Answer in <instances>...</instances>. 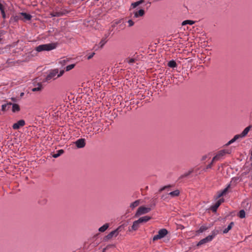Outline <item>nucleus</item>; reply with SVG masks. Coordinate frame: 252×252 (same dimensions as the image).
I'll return each mask as SVG.
<instances>
[{
    "label": "nucleus",
    "instance_id": "nucleus-48",
    "mask_svg": "<svg viewBox=\"0 0 252 252\" xmlns=\"http://www.w3.org/2000/svg\"><path fill=\"white\" fill-rule=\"evenodd\" d=\"M117 25L115 24V22L113 21V23H112V28H114Z\"/></svg>",
    "mask_w": 252,
    "mask_h": 252
},
{
    "label": "nucleus",
    "instance_id": "nucleus-13",
    "mask_svg": "<svg viewBox=\"0 0 252 252\" xmlns=\"http://www.w3.org/2000/svg\"><path fill=\"white\" fill-rule=\"evenodd\" d=\"M110 34V32H109L107 34H105V36L102 38L100 42H99L97 47L99 48H102L104 44L107 42V38L109 36Z\"/></svg>",
    "mask_w": 252,
    "mask_h": 252
},
{
    "label": "nucleus",
    "instance_id": "nucleus-44",
    "mask_svg": "<svg viewBox=\"0 0 252 252\" xmlns=\"http://www.w3.org/2000/svg\"><path fill=\"white\" fill-rule=\"evenodd\" d=\"M238 179H239L238 178H235L232 179L231 183H232L233 182H237Z\"/></svg>",
    "mask_w": 252,
    "mask_h": 252
},
{
    "label": "nucleus",
    "instance_id": "nucleus-36",
    "mask_svg": "<svg viewBox=\"0 0 252 252\" xmlns=\"http://www.w3.org/2000/svg\"><path fill=\"white\" fill-rule=\"evenodd\" d=\"M114 236L112 235V234L111 233V232H110L108 235H107L105 236V240H109V239H111Z\"/></svg>",
    "mask_w": 252,
    "mask_h": 252
},
{
    "label": "nucleus",
    "instance_id": "nucleus-4",
    "mask_svg": "<svg viewBox=\"0 0 252 252\" xmlns=\"http://www.w3.org/2000/svg\"><path fill=\"white\" fill-rule=\"evenodd\" d=\"M140 56L137 53H135L126 58L124 60V63H133L134 62H137L140 61Z\"/></svg>",
    "mask_w": 252,
    "mask_h": 252
},
{
    "label": "nucleus",
    "instance_id": "nucleus-20",
    "mask_svg": "<svg viewBox=\"0 0 252 252\" xmlns=\"http://www.w3.org/2000/svg\"><path fill=\"white\" fill-rule=\"evenodd\" d=\"M109 226V223H106L104 224V225H103L102 226H101L100 228H99L98 231L100 232H103L105 231L108 229Z\"/></svg>",
    "mask_w": 252,
    "mask_h": 252
},
{
    "label": "nucleus",
    "instance_id": "nucleus-6",
    "mask_svg": "<svg viewBox=\"0 0 252 252\" xmlns=\"http://www.w3.org/2000/svg\"><path fill=\"white\" fill-rule=\"evenodd\" d=\"M150 211L151 208L150 207L141 206L138 209L135 215L136 216H139L145 214H147L149 213Z\"/></svg>",
    "mask_w": 252,
    "mask_h": 252
},
{
    "label": "nucleus",
    "instance_id": "nucleus-27",
    "mask_svg": "<svg viewBox=\"0 0 252 252\" xmlns=\"http://www.w3.org/2000/svg\"><path fill=\"white\" fill-rule=\"evenodd\" d=\"M144 2V0H140L139 1H137L136 2H133L131 3V6L132 8H135L137 6L139 5L140 4H142Z\"/></svg>",
    "mask_w": 252,
    "mask_h": 252
},
{
    "label": "nucleus",
    "instance_id": "nucleus-55",
    "mask_svg": "<svg viewBox=\"0 0 252 252\" xmlns=\"http://www.w3.org/2000/svg\"><path fill=\"white\" fill-rule=\"evenodd\" d=\"M251 179L252 180V175L251 176Z\"/></svg>",
    "mask_w": 252,
    "mask_h": 252
},
{
    "label": "nucleus",
    "instance_id": "nucleus-12",
    "mask_svg": "<svg viewBox=\"0 0 252 252\" xmlns=\"http://www.w3.org/2000/svg\"><path fill=\"white\" fill-rule=\"evenodd\" d=\"M252 126L251 125L246 127L240 134H238L240 137L241 138H242L245 137L247 135L250 129L252 128Z\"/></svg>",
    "mask_w": 252,
    "mask_h": 252
},
{
    "label": "nucleus",
    "instance_id": "nucleus-11",
    "mask_svg": "<svg viewBox=\"0 0 252 252\" xmlns=\"http://www.w3.org/2000/svg\"><path fill=\"white\" fill-rule=\"evenodd\" d=\"M223 199H220L214 205L212 206L211 207V209L214 212L217 211L218 208L220 206V205L223 202Z\"/></svg>",
    "mask_w": 252,
    "mask_h": 252
},
{
    "label": "nucleus",
    "instance_id": "nucleus-25",
    "mask_svg": "<svg viewBox=\"0 0 252 252\" xmlns=\"http://www.w3.org/2000/svg\"><path fill=\"white\" fill-rule=\"evenodd\" d=\"M20 15H22L23 16V18L26 20H30L32 18V16L30 14H27L26 13L22 12L20 13Z\"/></svg>",
    "mask_w": 252,
    "mask_h": 252
},
{
    "label": "nucleus",
    "instance_id": "nucleus-38",
    "mask_svg": "<svg viewBox=\"0 0 252 252\" xmlns=\"http://www.w3.org/2000/svg\"><path fill=\"white\" fill-rule=\"evenodd\" d=\"M127 23L128 24L129 27H131V26H133L134 24V22L132 20H128Z\"/></svg>",
    "mask_w": 252,
    "mask_h": 252
},
{
    "label": "nucleus",
    "instance_id": "nucleus-14",
    "mask_svg": "<svg viewBox=\"0 0 252 252\" xmlns=\"http://www.w3.org/2000/svg\"><path fill=\"white\" fill-rule=\"evenodd\" d=\"M67 62H75L74 59L68 57H63V58L60 59L58 63H66Z\"/></svg>",
    "mask_w": 252,
    "mask_h": 252
},
{
    "label": "nucleus",
    "instance_id": "nucleus-54",
    "mask_svg": "<svg viewBox=\"0 0 252 252\" xmlns=\"http://www.w3.org/2000/svg\"><path fill=\"white\" fill-rule=\"evenodd\" d=\"M24 94V93H21V96L23 95Z\"/></svg>",
    "mask_w": 252,
    "mask_h": 252
},
{
    "label": "nucleus",
    "instance_id": "nucleus-1",
    "mask_svg": "<svg viewBox=\"0 0 252 252\" xmlns=\"http://www.w3.org/2000/svg\"><path fill=\"white\" fill-rule=\"evenodd\" d=\"M64 72V69H54L49 71L46 77L43 79V82H49L61 77Z\"/></svg>",
    "mask_w": 252,
    "mask_h": 252
},
{
    "label": "nucleus",
    "instance_id": "nucleus-37",
    "mask_svg": "<svg viewBox=\"0 0 252 252\" xmlns=\"http://www.w3.org/2000/svg\"><path fill=\"white\" fill-rule=\"evenodd\" d=\"M7 104H3L1 105V110L2 111H5L7 110Z\"/></svg>",
    "mask_w": 252,
    "mask_h": 252
},
{
    "label": "nucleus",
    "instance_id": "nucleus-16",
    "mask_svg": "<svg viewBox=\"0 0 252 252\" xmlns=\"http://www.w3.org/2000/svg\"><path fill=\"white\" fill-rule=\"evenodd\" d=\"M230 187V184H228L227 186L223 189L219 193L218 197H220L221 196L226 194L228 191Z\"/></svg>",
    "mask_w": 252,
    "mask_h": 252
},
{
    "label": "nucleus",
    "instance_id": "nucleus-42",
    "mask_svg": "<svg viewBox=\"0 0 252 252\" xmlns=\"http://www.w3.org/2000/svg\"><path fill=\"white\" fill-rule=\"evenodd\" d=\"M94 53H92L90 55L87 56V59L89 60V59H91L94 56Z\"/></svg>",
    "mask_w": 252,
    "mask_h": 252
},
{
    "label": "nucleus",
    "instance_id": "nucleus-18",
    "mask_svg": "<svg viewBox=\"0 0 252 252\" xmlns=\"http://www.w3.org/2000/svg\"><path fill=\"white\" fill-rule=\"evenodd\" d=\"M190 67L191 71H196L197 69H200L203 68V65H197V64H194L193 65H192V64H191Z\"/></svg>",
    "mask_w": 252,
    "mask_h": 252
},
{
    "label": "nucleus",
    "instance_id": "nucleus-51",
    "mask_svg": "<svg viewBox=\"0 0 252 252\" xmlns=\"http://www.w3.org/2000/svg\"><path fill=\"white\" fill-rule=\"evenodd\" d=\"M206 156H204V157H203V158H202V159H203V160H204V159H206Z\"/></svg>",
    "mask_w": 252,
    "mask_h": 252
},
{
    "label": "nucleus",
    "instance_id": "nucleus-53",
    "mask_svg": "<svg viewBox=\"0 0 252 252\" xmlns=\"http://www.w3.org/2000/svg\"><path fill=\"white\" fill-rule=\"evenodd\" d=\"M11 99L13 100V101H15V98H11Z\"/></svg>",
    "mask_w": 252,
    "mask_h": 252
},
{
    "label": "nucleus",
    "instance_id": "nucleus-32",
    "mask_svg": "<svg viewBox=\"0 0 252 252\" xmlns=\"http://www.w3.org/2000/svg\"><path fill=\"white\" fill-rule=\"evenodd\" d=\"M194 23L193 21L191 20H186L183 22L182 25H185L186 24L192 25Z\"/></svg>",
    "mask_w": 252,
    "mask_h": 252
},
{
    "label": "nucleus",
    "instance_id": "nucleus-3",
    "mask_svg": "<svg viewBox=\"0 0 252 252\" xmlns=\"http://www.w3.org/2000/svg\"><path fill=\"white\" fill-rule=\"evenodd\" d=\"M218 234V231L214 230L212 232L211 234L208 235L206 238L201 240L197 244V246L202 245L211 242L214 238Z\"/></svg>",
    "mask_w": 252,
    "mask_h": 252
},
{
    "label": "nucleus",
    "instance_id": "nucleus-47",
    "mask_svg": "<svg viewBox=\"0 0 252 252\" xmlns=\"http://www.w3.org/2000/svg\"><path fill=\"white\" fill-rule=\"evenodd\" d=\"M168 63H176V62L173 60H170L169 61Z\"/></svg>",
    "mask_w": 252,
    "mask_h": 252
},
{
    "label": "nucleus",
    "instance_id": "nucleus-15",
    "mask_svg": "<svg viewBox=\"0 0 252 252\" xmlns=\"http://www.w3.org/2000/svg\"><path fill=\"white\" fill-rule=\"evenodd\" d=\"M123 228V225H120L117 229L111 231V232L114 237H117L119 233L122 231Z\"/></svg>",
    "mask_w": 252,
    "mask_h": 252
},
{
    "label": "nucleus",
    "instance_id": "nucleus-29",
    "mask_svg": "<svg viewBox=\"0 0 252 252\" xmlns=\"http://www.w3.org/2000/svg\"><path fill=\"white\" fill-rule=\"evenodd\" d=\"M20 111V107L16 103H13L12 106V112H16Z\"/></svg>",
    "mask_w": 252,
    "mask_h": 252
},
{
    "label": "nucleus",
    "instance_id": "nucleus-10",
    "mask_svg": "<svg viewBox=\"0 0 252 252\" xmlns=\"http://www.w3.org/2000/svg\"><path fill=\"white\" fill-rule=\"evenodd\" d=\"M75 144L78 148H82L85 146V141L84 139H79L75 141Z\"/></svg>",
    "mask_w": 252,
    "mask_h": 252
},
{
    "label": "nucleus",
    "instance_id": "nucleus-49",
    "mask_svg": "<svg viewBox=\"0 0 252 252\" xmlns=\"http://www.w3.org/2000/svg\"><path fill=\"white\" fill-rule=\"evenodd\" d=\"M6 104H7V106H10V105H12L13 106V104L11 102H8V103H5Z\"/></svg>",
    "mask_w": 252,
    "mask_h": 252
},
{
    "label": "nucleus",
    "instance_id": "nucleus-52",
    "mask_svg": "<svg viewBox=\"0 0 252 252\" xmlns=\"http://www.w3.org/2000/svg\"><path fill=\"white\" fill-rule=\"evenodd\" d=\"M216 160H212L211 162L210 163H212V165L213 164V162L215 161Z\"/></svg>",
    "mask_w": 252,
    "mask_h": 252
},
{
    "label": "nucleus",
    "instance_id": "nucleus-24",
    "mask_svg": "<svg viewBox=\"0 0 252 252\" xmlns=\"http://www.w3.org/2000/svg\"><path fill=\"white\" fill-rule=\"evenodd\" d=\"M63 12L58 11H54L50 14L52 17H60L63 16Z\"/></svg>",
    "mask_w": 252,
    "mask_h": 252
},
{
    "label": "nucleus",
    "instance_id": "nucleus-40",
    "mask_svg": "<svg viewBox=\"0 0 252 252\" xmlns=\"http://www.w3.org/2000/svg\"><path fill=\"white\" fill-rule=\"evenodd\" d=\"M177 64H168L169 67L174 69L177 67Z\"/></svg>",
    "mask_w": 252,
    "mask_h": 252
},
{
    "label": "nucleus",
    "instance_id": "nucleus-46",
    "mask_svg": "<svg viewBox=\"0 0 252 252\" xmlns=\"http://www.w3.org/2000/svg\"><path fill=\"white\" fill-rule=\"evenodd\" d=\"M212 163H210L207 166H206V169H209V168H211L212 167Z\"/></svg>",
    "mask_w": 252,
    "mask_h": 252
},
{
    "label": "nucleus",
    "instance_id": "nucleus-8",
    "mask_svg": "<svg viewBox=\"0 0 252 252\" xmlns=\"http://www.w3.org/2000/svg\"><path fill=\"white\" fill-rule=\"evenodd\" d=\"M34 87L32 89V92L41 91L43 89V86L41 83H37L34 81L33 83Z\"/></svg>",
    "mask_w": 252,
    "mask_h": 252
},
{
    "label": "nucleus",
    "instance_id": "nucleus-5",
    "mask_svg": "<svg viewBox=\"0 0 252 252\" xmlns=\"http://www.w3.org/2000/svg\"><path fill=\"white\" fill-rule=\"evenodd\" d=\"M168 233L167 230L163 228L161 229H160L158 231V234L155 235L153 238V240L154 241H156L159 239H160L163 237H164Z\"/></svg>",
    "mask_w": 252,
    "mask_h": 252
},
{
    "label": "nucleus",
    "instance_id": "nucleus-26",
    "mask_svg": "<svg viewBox=\"0 0 252 252\" xmlns=\"http://www.w3.org/2000/svg\"><path fill=\"white\" fill-rule=\"evenodd\" d=\"M139 203H140V200H137L130 204V207L131 209H133L135 207H137L139 205Z\"/></svg>",
    "mask_w": 252,
    "mask_h": 252
},
{
    "label": "nucleus",
    "instance_id": "nucleus-17",
    "mask_svg": "<svg viewBox=\"0 0 252 252\" xmlns=\"http://www.w3.org/2000/svg\"><path fill=\"white\" fill-rule=\"evenodd\" d=\"M145 14V11L143 9H140L138 11L134 12V17L138 18L143 16Z\"/></svg>",
    "mask_w": 252,
    "mask_h": 252
},
{
    "label": "nucleus",
    "instance_id": "nucleus-45",
    "mask_svg": "<svg viewBox=\"0 0 252 252\" xmlns=\"http://www.w3.org/2000/svg\"><path fill=\"white\" fill-rule=\"evenodd\" d=\"M2 16L3 18H5V14L4 12V9L2 10V12H1Z\"/></svg>",
    "mask_w": 252,
    "mask_h": 252
},
{
    "label": "nucleus",
    "instance_id": "nucleus-22",
    "mask_svg": "<svg viewBox=\"0 0 252 252\" xmlns=\"http://www.w3.org/2000/svg\"><path fill=\"white\" fill-rule=\"evenodd\" d=\"M234 223L233 222H230L229 224L227 226V227L223 230V233H227L232 228V227L234 225Z\"/></svg>",
    "mask_w": 252,
    "mask_h": 252
},
{
    "label": "nucleus",
    "instance_id": "nucleus-43",
    "mask_svg": "<svg viewBox=\"0 0 252 252\" xmlns=\"http://www.w3.org/2000/svg\"><path fill=\"white\" fill-rule=\"evenodd\" d=\"M3 5L0 2V12H2V10H4Z\"/></svg>",
    "mask_w": 252,
    "mask_h": 252
},
{
    "label": "nucleus",
    "instance_id": "nucleus-21",
    "mask_svg": "<svg viewBox=\"0 0 252 252\" xmlns=\"http://www.w3.org/2000/svg\"><path fill=\"white\" fill-rule=\"evenodd\" d=\"M180 194V191L178 189H176L174 191H171L168 193L171 197H175L178 196Z\"/></svg>",
    "mask_w": 252,
    "mask_h": 252
},
{
    "label": "nucleus",
    "instance_id": "nucleus-23",
    "mask_svg": "<svg viewBox=\"0 0 252 252\" xmlns=\"http://www.w3.org/2000/svg\"><path fill=\"white\" fill-rule=\"evenodd\" d=\"M140 223L139 221L137 220L134 221L133 225L131 226V230H136L139 227V224Z\"/></svg>",
    "mask_w": 252,
    "mask_h": 252
},
{
    "label": "nucleus",
    "instance_id": "nucleus-2",
    "mask_svg": "<svg viewBox=\"0 0 252 252\" xmlns=\"http://www.w3.org/2000/svg\"><path fill=\"white\" fill-rule=\"evenodd\" d=\"M56 44L54 43L45 44L40 45L36 47V51L37 52H42L44 51H50L55 49Z\"/></svg>",
    "mask_w": 252,
    "mask_h": 252
},
{
    "label": "nucleus",
    "instance_id": "nucleus-50",
    "mask_svg": "<svg viewBox=\"0 0 252 252\" xmlns=\"http://www.w3.org/2000/svg\"><path fill=\"white\" fill-rule=\"evenodd\" d=\"M166 188H167V187H166V186H165V187H163V188H162L160 189V191H162V190H164Z\"/></svg>",
    "mask_w": 252,
    "mask_h": 252
},
{
    "label": "nucleus",
    "instance_id": "nucleus-31",
    "mask_svg": "<svg viewBox=\"0 0 252 252\" xmlns=\"http://www.w3.org/2000/svg\"><path fill=\"white\" fill-rule=\"evenodd\" d=\"M238 216L240 218L243 219L245 217V212L244 210H241L239 211Z\"/></svg>",
    "mask_w": 252,
    "mask_h": 252
},
{
    "label": "nucleus",
    "instance_id": "nucleus-35",
    "mask_svg": "<svg viewBox=\"0 0 252 252\" xmlns=\"http://www.w3.org/2000/svg\"><path fill=\"white\" fill-rule=\"evenodd\" d=\"M208 229V227L207 226H202L200 227L199 229V231L200 232H203V231H205L206 230H207Z\"/></svg>",
    "mask_w": 252,
    "mask_h": 252
},
{
    "label": "nucleus",
    "instance_id": "nucleus-28",
    "mask_svg": "<svg viewBox=\"0 0 252 252\" xmlns=\"http://www.w3.org/2000/svg\"><path fill=\"white\" fill-rule=\"evenodd\" d=\"M239 138H241L240 137V136H239V135L238 134L235 135L234 136V137L227 143V145H230V144L233 143V142L236 141Z\"/></svg>",
    "mask_w": 252,
    "mask_h": 252
},
{
    "label": "nucleus",
    "instance_id": "nucleus-9",
    "mask_svg": "<svg viewBox=\"0 0 252 252\" xmlns=\"http://www.w3.org/2000/svg\"><path fill=\"white\" fill-rule=\"evenodd\" d=\"M25 125V122L23 120L18 121L17 123L14 124L12 126L13 129H18L21 127H22Z\"/></svg>",
    "mask_w": 252,
    "mask_h": 252
},
{
    "label": "nucleus",
    "instance_id": "nucleus-7",
    "mask_svg": "<svg viewBox=\"0 0 252 252\" xmlns=\"http://www.w3.org/2000/svg\"><path fill=\"white\" fill-rule=\"evenodd\" d=\"M229 153V152L228 150H221L213 158V160H219L226 154Z\"/></svg>",
    "mask_w": 252,
    "mask_h": 252
},
{
    "label": "nucleus",
    "instance_id": "nucleus-33",
    "mask_svg": "<svg viewBox=\"0 0 252 252\" xmlns=\"http://www.w3.org/2000/svg\"><path fill=\"white\" fill-rule=\"evenodd\" d=\"M75 64H70L65 67V71H68L73 69Z\"/></svg>",
    "mask_w": 252,
    "mask_h": 252
},
{
    "label": "nucleus",
    "instance_id": "nucleus-19",
    "mask_svg": "<svg viewBox=\"0 0 252 252\" xmlns=\"http://www.w3.org/2000/svg\"><path fill=\"white\" fill-rule=\"evenodd\" d=\"M151 219V217L149 216H144L140 218L138 220L139 221L140 223L141 222H145L148 221Z\"/></svg>",
    "mask_w": 252,
    "mask_h": 252
},
{
    "label": "nucleus",
    "instance_id": "nucleus-41",
    "mask_svg": "<svg viewBox=\"0 0 252 252\" xmlns=\"http://www.w3.org/2000/svg\"><path fill=\"white\" fill-rule=\"evenodd\" d=\"M4 32L3 31H0V42L2 39V37L4 35Z\"/></svg>",
    "mask_w": 252,
    "mask_h": 252
},
{
    "label": "nucleus",
    "instance_id": "nucleus-39",
    "mask_svg": "<svg viewBox=\"0 0 252 252\" xmlns=\"http://www.w3.org/2000/svg\"><path fill=\"white\" fill-rule=\"evenodd\" d=\"M191 172H192L191 171H189L188 172L184 174L183 175H182L181 176V178H184V177H187L188 176H189L191 173Z\"/></svg>",
    "mask_w": 252,
    "mask_h": 252
},
{
    "label": "nucleus",
    "instance_id": "nucleus-30",
    "mask_svg": "<svg viewBox=\"0 0 252 252\" xmlns=\"http://www.w3.org/2000/svg\"><path fill=\"white\" fill-rule=\"evenodd\" d=\"M63 150H60L57 151V153L54 154L53 155V157L54 158H57L59 157V156H60L62 154H63Z\"/></svg>",
    "mask_w": 252,
    "mask_h": 252
},
{
    "label": "nucleus",
    "instance_id": "nucleus-34",
    "mask_svg": "<svg viewBox=\"0 0 252 252\" xmlns=\"http://www.w3.org/2000/svg\"><path fill=\"white\" fill-rule=\"evenodd\" d=\"M122 21V20H117L114 21V22H115V24L116 25L120 24V26L121 27L122 29H124L125 25H122V24H121Z\"/></svg>",
    "mask_w": 252,
    "mask_h": 252
}]
</instances>
